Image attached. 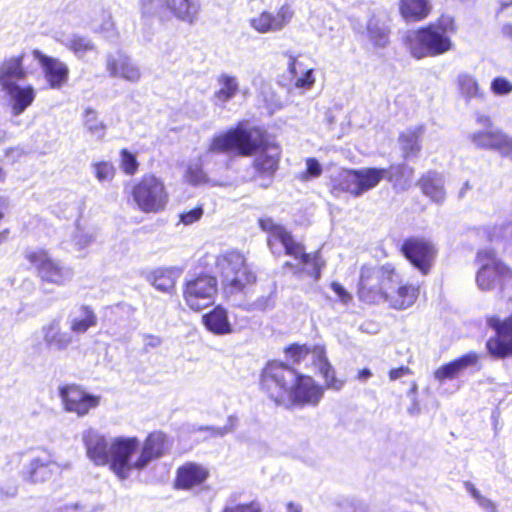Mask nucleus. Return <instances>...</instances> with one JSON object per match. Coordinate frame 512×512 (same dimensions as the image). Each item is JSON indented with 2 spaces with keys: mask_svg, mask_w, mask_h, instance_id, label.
Instances as JSON below:
<instances>
[{
  "mask_svg": "<svg viewBox=\"0 0 512 512\" xmlns=\"http://www.w3.org/2000/svg\"><path fill=\"white\" fill-rule=\"evenodd\" d=\"M56 463L52 454L45 449L30 459V462L23 472V478L29 483H42L51 478Z\"/></svg>",
  "mask_w": 512,
  "mask_h": 512,
  "instance_id": "4be33fe9",
  "label": "nucleus"
},
{
  "mask_svg": "<svg viewBox=\"0 0 512 512\" xmlns=\"http://www.w3.org/2000/svg\"><path fill=\"white\" fill-rule=\"evenodd\" d=\"M297 369L281 360L267 361L259 373V389L277 407L289 396Z\"/></svg>",
  "mask_w": 512,
  "mask_h": 512,
  "instance_id": "0eeeda50",
  "label": "nucleus"
},
{
  "mask_svg": "<svg viewBox=\"0 0 512 512\" xmlns=\"http://www.w3.org/2000/svg\"><path fill=\"white\" fill-rule=\"evenodd\" d=\"M293 11L289 5H282L276 13L263 11L249 20L250 26L259 33L282 30L292 19Z\"/></svg>",
  "mask_w": 512,
  "mask_h": 512,
  "instance_id": "aec40b11",
  "label": "nucleus"
},
{
  "mask_svg": "<svg viewBox=\"0 0 512 512\" xmlns=\"http://www.w3.org/2000/svg\"><path fill=\"white\" fill-rule=\"evenodd\" d=\"M322 172L323 169L319 161L314 157H310L306 159V169L299 174L298 179L306 182L312 178H318Z\"/></svg>",
  "mask_w": 512,
  "mask_h": 512,
  "instance_id": "de8ad7c7",
  "label": "nucleus"
},
{
  "mask_svg": "<svg viewBox=\"0 0 512 512\" xmlns=\"http://www.w3.org/2000/svg\"><path fill=\"white\" fill-rule=\"evenodd\" d=\"M128 195L135 206L146 214L165 210L169 201V193L164 181L153 173L144 174L134 182Z\"/></svg>",
  "mask_w": 512,
  "mask_h": 512,
  "instance_id": "1a4fd4ad",
  "label": "nucleus"
},
{
  "mask_svg": "<svg viewBox=\"0 0 512 512\" xmlns=\"http://www.w3.org/2000/svg\"><path fill=\"white\" fill-rule=\"evenodd\" d=\"M221 512H262L258 503L250 501L225 506Z\"/></svg>",
  "mask_w": 512,
  "mask_h": 512,
  "instance_id": "864d4df0",
  "label": "nucleus"
},
{
  "mask_svg": "<svg viewBox=\"0 0 512 512\" xmlns=\"http://www.w3.org/2000/svg\"><path fill=\"white\" fill-rule=\"evenodd\" d=\"M222 287L229 294L245 292L256 284L257 274L243 252L230 249L215 256Z\"/></svg>",
  "mask_w": 512,
  "mask_h": 512,
  "instance_id": "423d86ee",
  "label": "nucleus"
},
{
  "mask_svg": "<svg viewBox=\"0 0 512 512\" xmlns=\"http://www.w3.org/2000/svg\"><path fill=\"white\" fill-rule=\"evenodd\" d=\"M9 233H10V230L8 228L0 231V245L7 239V236Z\"/></svg>",
  "mask_w": 512,
  "mask_h": 512,
  "instance_id": "e2e57ef3",
  "label": "nucleus"
},
{
  "mask_svg": "<svg viewBox=\"0 0 512 512\" xmlns=\"http://www.w3.org/2000/svg\"><path fill=\"white\" fill-rule=\"evenodd\" d=\"M368 37L377 47H384L389 42L390 29L387 26L377 24L368 25Z\"/></svg>",
  "mask_w": 512,
  "mask_h": 512,
  "instance_id": "c03bdc74",
  "label": "nucleus"
},
{
  "mask_svg": "<svg viewBox=\"0 0 512 512\" xmlns=\"http://www.w3.org/2000/svg\"><path fill=\"white\" fill-rule=\"evenodd\" d=\"M165 6L178 21L194 24L201 12L200 0H166Z\"/></svg>",
  "mask_w": 512,
  "mask_h": 512,
  "instance_id": "a878e982",
  "label": "nucleus"
},
{
  "mask_svg": "<svg viewBox=\"0 0 512 512\" xmlns=\"http://www.w3.org/2000/svg\"><path fill=\"white\" fill-rule=\"evenodd\" d=\"M465 487L480 506L491 511L495 509L494 503L490 499L483 496L472 483L466 482Z\"/></svg>",
  "mask_w": 512,
  "mask_h": 512,
  "instance_id": "3c124183",
  "label": "nucleus"
},
{
  "mask_svg": "<svg viewBox=\"0 0 512 512\" xmlns=\"http://www.w3.org/2000/svg\"><path fill=\"white\" fill-rule=\"evenodd\" d=\"M258 226L267 234L266 243L271 252L275 253V247L280 243L285 255L294 258L301 265L309 267L308 274L314 280L320 279L322 269L326 265L320 250L307 253L305 245L297 241L284 225L277 223L271 217L259 218Z\"/></svg>",
  "mask_w": 512,
  "mask_h": 512,
  "instance_id": "7ed1b4c3",
  "label": "nucleus"
},
{
  "mask_svg": "<svg viewBox=\"0 0 512 512\" xmlns=\"http://www.w3.org/2000/svg\"><path fill=\"white\" fill-rule=\"evenodd\" d=\"M95 177L98 181H112L116 175V168L110 161H97L92 164Z\"/></svg>",
  "mask_w": 512,
  "mask_h": 512,
  "instance_id": "a18cd8bd",
  "label": "nucleus"
},
{
  "mask_svg": "<svg viewBox=\"0 0 512 512\" xmlns=\"http://www.w3.org/2000/svg\"><path fill=\"white\" fill-rule=\"evenodd\" d=\"M80 311L83 317L73 319L70 324L71 331L76 334L85 333L97 325V316L90 306L82 305Z\"/></svg>",
  "mask_w": 512,
  "mask_h": 512,
  "instance_id": "58836bf2",
  "label": "nucleus"
},
{
  "mask_svg": "<svg viewBox=\"0 0 512 512\" xmlns=\"http://www.w3.org/2000/svg\"><path fill=\"white\" fill-rule=\"evenodd\" d=\"M459 25L456 18L441 13L434 21L419 26L403 38L410 55L417 59L436 57L451 51L454 47L452 36L456 35Z\"/></svg>",
  "mask_w": 512,
  "mask_h": 512,
  "instance_id": "f257e3e1",
  "label": "nucleus"
},
{
  "mask_svg": "<svg viewBox=\"0 0 512 512\" xmlns=\"http://www.w3.org/2000/svg\"><path fill=\"white\" fill-rule=\"evenodd\" d=\"M403 157L405 159L415 157L421 150L419 136L415 133L406 136L403 140Z\"/></svg>",
  "mask_w": 512,
  "mask_h": 512,
  "instance_id": "09e8293b",
  "label": "nucleus"
},
{
  "mask_svg": "<svg viewBox=\"0 0 512 512\" xmlns=\"http://www.w3.org/2000/svg\"><path fill=\"white\" fill-rule=\"evenodd\" d=\"M500 153L512 160V138H510L508 135L504 140Z\"/></svg>",
  "mask_w": 512,
  "mask_h": 512,
  "instance_id": "bf43d9fd",
  "label": "nucleus"
},
{
  "mask_svg": "<svg viewBox=\"0 0 512 512\" xmlns=\"http://www.w3.org/2000/svg\"><path fill=\"white\" fill-rule=\"evenodd\" d=\"M313 365L318 367L319 373L324 379V390L332 389L339 391L342 389L345 381L337 378L336 371L326 356V349L323 350L321 358L317 359Z\"/></svg>",
  "mask_w": 512,
  "mask_h": 512,
  "instance_id": "72a5a7b5",
  "label": "nucleus"
},
{
  "mask_svg": "<svg viewBox=\"0 0 512 512\" xmlns=\"http://www.w3.org/2000/svg\"><path fill=\"white\" fill-rule=\"evenodd\" d=\"M503 33L510 39H512V24H507L503 27Z\"/></svg>",
  "mask_w": 512,
  "mask_h": 512,
  "instance_id": "680f3d73",
  "label": "nucleus"
},
{
  "mask_svg": "<svg viewBox=\"0 0 512 512\" xmlns=\"http://www.w3.org/2000/svg\"><path fill=\"white\" fill-rule=\"evenodd\" d=\"M67 48L75 55H83L94 50V43L87 37L74 35L67 44Z\"/></svg>",
  "mask_w": 512,
  "mask_h": 512,
  "instance_id": "49530a36",
  "label": "nucleus"
},
{
  "mask_svg": "<svg viewBox=\"0 0 512 512\" xmlns=\"http://www.w3.org/2000/svg\"><path fill=\"white\" fill-rule=\"evenodd\" d=\"M220 88L214 92V99L222 104L231 100L239 91L236 77L221 74L217 79Z\"/></svg>",
  "mask_w": 512,
  "mask_h": 512,
  "instance_id": "e433bc0d",
  "label": "nucleus"
},
{
  "mask_svg": "<svg viewBox=\"0 0 512 512\" xmlns=\"http://www.w3.org/2000/svg\"><path fill=\"white\" fill-rule=\"evenodd\" d=\"M251 166L255 176L259 179L273 180L279 170L282 148L279 143L270 139L267 133L259 144V149L254 154Z\"/></svg>",
  "mask_w": 512,
  "mask_h": 512,
  "instance_id": "4468645a",
  "label": "nucleus"
},
{
  "mask_svg": "<svg viewBox=\"0 0 512 512\" xmlns=\"http://www.w3.org/2000/svg\"><path fill=\"white\" fill-rule=\"evenodd\" d=\"M330 288L333 290V292L337 295L338 299L343 304H349L351 303L353 297L350 292H348L340 283L338 282H331Z\"/></svg>",
  "mask_w": 512,
  "mask_h": 512,
  "instance_id": "6e6d98bb",
  "label": "nucleus"
},
{
  "mask_svg": "<svg viewBox=\"0 0 512 512\" xmlns=\"http://www.w3.org/2000/svg\"><path fill=\"white\" fill-rule=\"evenodd\" d=\"M418 185L426 196L432 200L440 202L445 197V192L440 181L431 174L421 176L418 181Z\"/></svg>",
  "mask_w": 512,
  "mask_h": 512,
  "instance_id": "4c0bfd02",
  "label": "nucleus"
},
{
  "mask_svg": "<svg viewBox=\"0 0 512 512\" xmlns=\"http://www.w3.org/2000/svg\"><path fill=\"white\" fill-rule=\"evenodd\" d=\"M202 215H203V207H202V205H198L189 211L183 212L180 215V221L184 225H190V224H193V223L197 222L198 220H200Z\"/></svg>",
  "mask_w": 512,
  "mask_h": 512,
  "instance_id": "5fc2aeb1",
  "label": "nucleus"
},
{
  "mask_svg": "<svg viewBox=\"0 0 512 512\" xmlns=\"http://www.w3.org/2000/svg\"><path fill=\"white\" fill-rule=\"evenodd\" d=\"M288 72L290 82L295 88L309 90L313 87L314 69L307 67L298 57L289 55Z\"/></svg>",
  "mask_w": 512,
  "mask_h": 512,
  "instance_id": "c85d7f7f",
  "label": "nucleus"
},
{
  "mask_svg": "<svg viewBox=\"0 0 512 512\" xmlns=\"http://www.w3.org/2000/svg\"><path fill=\"white\" fill-rule=\"evenodd\" d=\"M479 361L476 352H468L440 367L434 371V377L440 382L447 379H454L459 376L465 369L475 366Z\"/></svg>",
  "mask_w": 512,
  "mask_h": 512,
  "instance_id": "393cba45",
  "label": "nucleus"
},
{
  "mask_svg": "<svg viewBox=\"0 0 512 512\" xmlns=\"http://www.w3.org/2000/svg\"><path fill=\"white\" fill-rule=\"evenodd\" d=\"M43 340L46 346L56 350H65L72 343V336L63 331L59 319H53L42 327Z\"/></svg>",
  "mask_w": 512,
  "mask_h": 512,
  "instance_id": "c756f323",
  "label": "nucleus"
},
{
  "mask_svg": "<svg viewBox=\"0 0 512 512\" xmlns=\"http://www.w3.org/2000/svg\"><path fill=\"white\" fill-rule=\"evenodd\" d=\"M59 395L64 410L75 413L79 417L87 415L90 410L98 407L101 400L100 396L89 394L82 386L74 383L59 387Z\"/></svg>",
  "mask_w": 512,
  "mask_h": 512,
  "instance_id": "2eb2a0df",
  "label": "nucleus"
},
{
  "mask_svg": "<svg viewBox=\"0 0 512 512\" xmlns=\"http://www.w3.org/2000/svg\"><path fill=\"white\" fill-rule=\"evenodd\" d=\"M218 290L217 277L211 273L200 272L184 282L182 294L191 310L200 311L214 303Z\"/></svg>",
  "mask_w": 512,
  "mask_h": 512,
  "instance_id": "9b49d317",
  "label": "nucleus"
},
{
  "mask_svg": "<svg viewBox=\"0 0 512 512\" xmlns=\"http://www.w3.org/2000/svg\"><path fill=\"white\" fill-rule=\"evenodd\" d=\"M25 56V52H22L17 56L5 58L0 63V85L2 89L27 78L29 72L23 65Z\"/></svg>",
  "mask_w": 512,
  "mask_h": 512,
  "instance_id": "5701e85b",
  "label": "nucleus"
},
{
  "mask_svg": "<svg viewBox=\"0 0 512 512\" xmlns=\"http://www.w3.org/2000/svg\"><path fill=\"white\" fill-rule=\"evenodd\" d=\"M403 173L399 164L387 168L346 169L331 179L330 192L334 196L348 193L358 197L376 187L382 180L394 181Z\"/></svg>",
  "mask_w": 512,
  "mask_h": 512,
  "instance_id": "39448f33",
  "label": "nucleus"
},
{
  "mask_svg": "<svg viewBox=\"0 0 512 512\" xmlns=\"http://www.w3.org/2000/svg\"><path fill=\"white\" fill-rule=\"evenodd\" d=\"M267 131L260 126H247L243 121L214 135L209 143L208 152L248 158L259 149V144Z\"/></svg>",
  "mask_w": 512,
  "mask_h": 512,
  "instance_id": "20e7f679",
  "label": "nucleus"
},
{
  "mask_svg": "<svg viewBox=\"0 0 512 512\" xmlns=\"http://www.w3.org/2000/svg\"><path fill=\"white\" fill-rule=\"evenodd\" d=\"M325 346L322 344H299V343H291L287 345L283 352L286 358L291 361L293 364H299L304 361L309 355L311 356L312 364L317 359H320Z\"/></svg>",
  "mask_w": 512,
  "mask_h": 512,
  "instance_id": "7c9ffc66",
  "label": "nucleus"
},
{
  "mask_svg": "<svg viewBox=\"0 0 512 512\" xmlns=\"http://www.w3.org/2000/svg\"><path fill=\"white\" fill-rule=\"evenodd\" d=\"M209 477L210 471L206 466L187 461L176 469L173 487L176 490H192L202 486Z\"/></svg>",
  "mask_w": 512,
  "mask_h": 512,
  "instance_id": "a211bd4d",
  "label": "nucleus"
},
{
  "mask_svg": "<svg viewBox=\"0 0 512 512\" xmlns=\"http://www.w3.org/2000/svg\"><path fill=\"white\" fill-rule=\"evenodd\" d=\"M162 344V338L153 334L143 335V350L149 352L152 349L158 348Z\"/></svg>",
  "mask_w": 512,
  "mask_h": 512,
  "instance_id": "4d7b16f0",
  "label": "nucleus"
},
{
  "mask_svg": "<svg viewBox=\"0 0 512 512\" xmlns=\"http://www.w3.org/2000/svg\"><path fill=\"white\" fill-rule=\"evenodd\" d=\"M480 268L476 275V282L481 290L494 289L507 279H512V268L498 259L492 249H482L476 254Z\"/></svg>",
  "mask_w": 512,
  "mask_h": 512,
  "instance_id": "f8f14e48",
  "label": "nucleus"
},
{
  "mask_svg": "<svg viewBox=\"0 0 512 512\" xmlns=\"http://www.w3.org/2000/svg\"><path fill=\"white\" fill-rule=\"evenodd\" d=\"M83 443L87 457L96 466L108 465L118 478H128L130 459L140 444L137 437H116L109 443L104 435L88 430L83 434Z\"/></svg>",
  "mask_w": 512,
  "mask_h": 512,
  "instance_id": "f03ea898",
  "label": "nucleus"
},
{
  "mask_svg": "<svg viewBox=\"0 0 512 512\" xmlns=\"http://www.w3.org/2000/svg\"><path fill=\"white\" fill-rule=\"evenodd\" d=\"M119 155L120 167L123 173L127 176H134L138 172L140 166L136 155L129 151L127 148H122L119 152Z\"/></svg>",
  "mask_w": 512,
  "mask_h": 512,
  "instance_id": "37998d69",
  "label": "nucleus"
},
{
  "mask_svg": "<svg viewBox=\"0 0 512 512\" xmlns=\"http://www.w3.org/2000/svg\"><path fill=\"white\" fill-rule=\"evenodd\" d=\"M204 327L214 335H227L233 332L228 311L222 305H216L202 316Z\"/></svg>",
  "mask_w": 512,
  "mask_h": 512,
  "instance_id": "bb28decb",
  "label": "nucleus"
},
{
  "mask_svg": "<svg viewBox=\"0 0 512 512\" xmlns=\"http://www.w3.org/2000/svg\"><path fill=\"white\" fill-rule=\"evenodd\" d=\"M83 122L87 130L96 135L98 138H103L106 130V125L99 120L97 112L93 108H86L84 111Z\"/></svg>",
  "mask_w": 512,
  "mask_h": 512,
  "instance_id": "79ce46f5",
  "label": "nucleus"
},
{
  "mask_svg": "<svg viewBox=\"0 0 512 512\" xmlns=\"http://www.w3.org/2000/svg\"><path fill=\"white\" fill-rule=\"evenodd\" d=\"M487 322L495 331V335L486 342L490 355L497 359L512 357V314L504 320L492 316Z\"/></svg>",
  "mask_w": 512,
  "mask_h": 512,
  "instance_id": "dca6fc26",
  "label": "nucleus"
},
{
  "mask_svg": "<svg viewBox=\"0 0 512 512\" xmlns=\"http://www.w3.org/2000/svg\"><path fill=\"white\" fill-rule=\"evenodd\" d=\"M37 276L42 282L56 286H63L68 280V274L64 267L52 258L42 267Z\"/></svg>",
  "mask_w": 512,
  "mask_h": 512,
  "instance_id": "f704fd0d",
  "label": "nucleus"
},
{
  "mask_svg": "<svg viewBox=\"0 0 512 512\" xmlns=\"http://www.w3.org/2000/svg\"><path fill=\"white\" fill-rule=\"evenodd\" d=\"M398 251L423 276L430 274L439 254L437 245L424 236L406 237Z\"/></svg>",
  "mask_w": 512,
  "mask_h": 512,
  "instance_id": "9d476101",
  "label": "nucleus"
},
{
  "mask_svg": "<svg viewBox=\"0 0 512 512\" xmlns=\"http://www.w3.org/2000/svg\"><path fill=\"white\" fill-rule=\"evenodd\" d=\"M324 395V387L307 374L297 371L289 396L282 407L288 410L294 408L317 406Z\"/></svg>",
  "mask_w": 512,
  "mask_h": 512,
  "instance_id": "ddd939ff",
  "label": "nucleus"
},
{
  "mask_svg": "<svg viewBox=\"0 0 512 512\" xmlns=\"http://www.w3.org/2000/svg\"><path fill=\"white\" fill-rule=\"evenodd\" d=\"M107 68L110 75L130 82H137L141 78L140 69L126 56L109 60Z\"/></svg>",
  "mask_w": 512,
  "mask_h": 512,
  "instance_id": "2f4dec72",
  "label": "nucleus"
},
{
  "mask_svg": "<svg viewBox=\"0 0 512 512\" xmlns=\"http://www.w3.org/2000/svg\"><path fill=\"white\" fill-rule=\"evenodd\" d=\"M184 178L192 186L211 184L210 178L200 163L189 164L186 168Z\"/></svg>",
  "mask_w": 512,
  "mask_h": 512,
  "instance_id": "a19ab883",
  "label": "nucleus"
},
{
  "mask_svg": "<svg viewBox=\"0 0 512 512\" xmlns=\"http://www.w3.org/2000/svg\"><path fill=\"white\" fill-rule=\"evenodd\" d=\"M491 90L496 95H506L512 92V82L504 77H496L491 82Z\"/></svg>",
  "mask_w": 512,
  "mask_h": 512,
  "instance_id": "603ef678",
  "label": "nucleus"
},
{
  "mask_svg": "<svg viewBox=\"0 0 512 512\" xmlns=\"http://www.w3.org/2000/svg\"><path fill=\"white\" fill-rule=\"evenodd\" d=\"M25 258L35 267L38 273L51 257L46 250L39 249L27 252Z\"/></svg>",
  "mask_w": 512,
  "mask_h": 512,
  "instance_id": "8fccbe9b",
  "label": "nucleus"
},
{
  "mask_svg": "<svg viewBox=\"0 0 512 512\" xmlns=\"http://www.w3.org/2000/svg\"><path fill=\"white\" fill-rule=\"evenodd\" d=\"M371 376H372V372L369 368L360 369L357 373V379L360 381H365L368 378H370Z\"/></svg>",
  "mask_w": 512,
  "mask_h": 512,
  "instance_id": "052dcab7",
  "label": "nucleus"
},
{
  "mask_svg": "<svg viewBox=\"0 0 512 512\" xmlns=\"http://www.w3.org/2000/svg\"><path fill=\"white\" fill-rule=\"evenodd\" d=\"M3 90L10 96L11 113L14 116L21 115L35 100L36 93L31 85L19 86L13 84Z\"/></svg>",
  "mask_w": 512,
  "mask_h": 512,
  "instance_id": "cd10ccee",
  "label": "nucleus"
},
{
  "mask_svg": "<svg viewBox=\"0 0 512 512\" xmlns=\"http://www.w3.org/2000/svg\"><path fill=\"white\" fill-rule=\"evenodd\" d=\"M457 89L466 100L481 96L478 81L468 73H461L456 79Z\"/></svg>",
  "mask_w": 512,
  "mask_h": 512,
  "instance_id": "ea45409f",
  "label": "nucleus"
},
{
  "mask_svg": "<svg viewBox=\"0 0 512 512\" xmlns=\"http://www.w3.org/2000/svg\"><path fill=\"white\" fill-rule=\"evenodd\" d=\"M178 276L173 268H157L150 273L149 281L157 290L171 293L175 290Z\"/></svg>",
  "mask_w": 512,
  "mask_h": 512,
  "instance_id": "473e14b6",
  "label": "nucleus"
},
{
  "mask_svg": "<svg viewBox=\"0 0 512 512\" xmlns=\"http://www.w3.org/2000/svg\"><path fill=\"white\" fill-rule=\"evenodd\" d=\"M420 295V285L408 282L398 281L397 287L387 289L386 300L388 307L393 310L403 311L412 307Z\"/></svg>",
  "mask_w": 512,
  "mask_h": 512,
  "instance_id": "412c9836",
  "label": "nucleus"
},
{
  "mask_svg": "<svg viewBox=\"0 0 512 512\" xmlns=\"http://www.w3.org/2000/svg\"><path fill=\"white\" fill-rule=\"evenodd\" d=\"M506 136L500 130L479 131L471 135V140L478 148L494 149L500 152Z\"/></svg>",
  "mask_w": 512,
  "mask_h": 512,
  "instance_id": "c9c22d12",
  "label": "nucleus"
},
{
  "mask_svg": "<svg viewBox=\"0 0 512 512\" xmlns=\"http://www.w3.org/2000/svg\"><path fill=\"white\" fill-rule=\"evenodd\" d=\"M6 178V173L4 171V169L0 166V182H4Z\"/></svg>",
  "mask_w": 512,
  "mask_h": 512,
  "instance_id": "0e129e2a",
  "label": "nucleus"
},
{
  "mask_svg": "<svg viewBox=\"0 0 512 512\" xmlns=\"http://www.w3.org/2000/svg\"><path fill=\"white\" fill-rule=\"evenodd\" d=\"M433 11L431 0H399L398 12L405 23H419L426 20Z\"/></svg>",
  "mask_w": 512,
  "mask_h": 512,
  "instance_id": "b1692460",
  "label": "nucleus"
},
{
  "mask_svg": "<svg viewBox=\"0 0 512 512\" xmlns=\"http://www.w3.org/2000/svg\"><path fill=\"white\" fill-rule=\"evenodd\" d=\"M168 438L162 431L150 432L145 438L140 454L134 462L130 461V472L133 469L142 470L149 462L156 460L167 453Z\"/></svg>",
  "mask_w": 512,
  "mask_h": 512,
  "instance_id": "f3484780",
  "label": "nucleus"
},
{
  "mask_svg": "<svg viewBox=\"0 0 512 512\" xmlns=\"http://www.w3.org/2000/svg\"><path fill=\"white\" fill-rule=\"evenodd\" d=\"M399 277L396 267L391 263L381 265L377 269L361 267L357 289L359 300L366 304L385 302L387 289H390V285Z\"/></svg>",
  "mask_w": 512,
  "mask_h": 512,
  "instance_id": "6e6552de",
  "label": "nucleus"
},
{
  "mask_svg": "<svg viewBox=\"0 0 512 512\" xmlns=\"http://www.w3.org/2000/svg\"><path fill=\"white\" fill-rule=\"evenodd\" d=\"M32 55L41 65L49 88L60 89L67 83L69 68L65 63L57 58L43 54L38 49H34Z\"/></svg>",
  "mask_w": 512,
  "mask_h": 512,
  "instance_id": "6ab92c4d",
  "label": "nucleus"
},
{
  "mask_svg": "<svg viewBox=\"0 0 512 512\" xmlns=\"http://www.w3.org/2000/svg\"><path fill=\"white\" fill-rule=\"evenodd\" d=\"M412 370L408 366L392 368L388 372L389 379L395 381L403 376L411 375Z\"/></svg>",
  "mask_w": 512,
  "mask_h": 512,
  "instance_id": "13d9d810",
  "label": "nucleus"
}]
</instances>
